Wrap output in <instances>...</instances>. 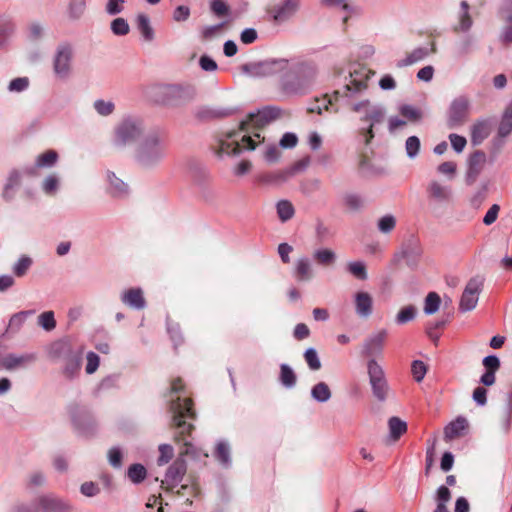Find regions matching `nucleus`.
<instances>
[{
	"label": "nucleus",
	"instance_id": "obj_1",
	"mask_svg": "<svg viewBox=\"0 0 512 512\" xmlns=\"http://www.w3.org/2000/svg\"><path fill=\"white\" fill-rule=\"evenodd\" d=\"M374 73L365 66L355 65L349 70L345 77V83L342 88L334 91V97L341 101L355 113L361 114L360 120L368 122L367 128H362L360 134L364 138V143L369 144L374 138L373 127L381 123L385 116L384 109L379 105L372 104L368 99H360L363 92L368 88V81Z\"/></svg>",
	"mask_w": 512,
	"mask_h": 512
},
{
	"label": "nucleus",
	"instance_id": "obj_2",
	"mask_svg": "<svg viewBox=\"0 0 512 512\" xmlns=\"http://www.w3.org/2000/svg\"><path fill=\"white\" fill-rule=\"evenodd\" d=\"M170 411L172 413L173 425L178 430L175 440L178 442L183 441V448L180 451L179 457L168 467L165 477L161 481V487L169 491L180 484L187 472V464L183 456L195 455L194 446L184 437L189 435L194 428L192 424L185 421V419L195 418L192 400L189 398L182 400L180 397L171 399Z\"/></svg>",
	"mask_w": 512,
	"mask_h": 512
},
{
	"label": "nucleus",
	"instance_id": "obj_3",
	"mask_svg": "<svg viewBox=\"0 0 512 512\" xmlns=\"http://www.w3.org/2000/svg\"><path fill=\"white\" fill-rule=\"evenodd\" d=\"M279 116V110L273 107H267L255 113H250L246 120L241 121L239 130H232L227 132L223 138L218 141V146L215 150L219 157L224 155H236L242 150H254L257 142H261L260 134L251 130H259Z\"/></svg>",
	"mask_w": 512,
	"mask_h": 512
},
{
	"label": "nucleus",
	"instance_id": "obj_4",
	"mask_svg": "<svg viewBox=\"0 0 512 512\" xmlns=\"http://www.w3.org/2000/svg\"><path fill=\"white\" fill-rule=\"evenodd\" d=\"M168 144L162 131L153 130L146 133L135 150V160L144 169L159 166L167 156Z\"/></svg>",
	"mask_w": 512,
	"mask_h": 512
},
{
	"label": "nucleus",
	"instance_id": "obj_5",
	"mask_svg": "<svg viewBox=\"0 0 512 512\" xmlns=\"http://www.w3.org/2000/svg\"><path fill=\"white\" fill-rule=\"evenodd\" d=\"M145 132V126L140 118L125 116L113 128L111 145L118 150L140 142Z\"/></svg>",
	"mask_w": 512,
	"mask_h": 512
},
{
	"label": "nucleus",
	"instance_id": "obj_6",
	"mask_svg": "<svg viewBox=\"0 0 512 512\" xmlns=\"http://www.w3.org/2000/svg\"><path fill=\"white\" fill-rule=\"evenodd\" d=\"M196 94L195 86L187 82L163 84L155 88V100L170 107L187 105L195 99Z\"/></svg>",
	"mask_w": 512,
	"mask_h": 512
},
{
	"label": "nucleus",
	"instance_id": "obj_7",
	"mask_svg": "<svg viewBox=\"0 0 512 512\" xmlns=\"http://www.w3.org/2000/svg\"><path fill=\"white\" fill-rule=\"evenodd\" d=\"M294 72V80L282 82V91L287 95L303 93L309 88L316 79L317 67L313 62H300L294 67Z\"/></svg>",
	"mask_w": 512,
	"mask_h": 512
},
{
	"label": "nucleus",
	"instance_id": "obj_8",
	"mask_svg": "<svg viewBox=\"0 0 512 512\" xmlns=\"http://www.w3.org/2000/svg\"><path fill=\"white\" fill-rule=\"evenodd\" d=\"M74 47L69 42H62L57 45L53 60V73L57 79L67 80L72 74V61Z\"/></svg>",
	"mask_w": 512,
	"mask_h": 512
},
{
	"label": "nucleus",
	"instance_id": "obj_9",
	"mask_svg": "<svg viewBox=\"0 0 512 512\" xmlns=\"http://www.w3.org/2000/svg\"><path fill=\"white\" fill-rule=\"evenodd\" d=\"M288 68L286 59H268L260 62L246 63L242 71L252 77H266L280 73Z\"/></svg>",
	"mask_w": 512,
	"mask_h": 512
},
{
	"label": "nucleus",
	"instance_id": "obj_10",
	"mask_svg": "<svg viewBox=\"0 0 512 512\" xmlns=\"http://www.w3.org/2000/svg\"><path fill=\"white\" fill-rule=\"evenodd\" d=\"M367 373L373 395L379 401H384L387 398L388 384L383 368L375 359H369L367 362Z\"/></svg>",
	"mask_w": 512,
	"mask_h": 512
},
{
	"label": "nucleus",
	"instance_id": "obj_11",
	"mask_svg": "<svg viewBox=\"0 0 512 512\" xmlns=\"http://www.w3.org/2000/svg\"><path fill=\"white\" fill-rule=\"evenodd\" d=\"M470 100L467 96L456 97L450 104L447 112V126L455 129L462 126L468 119Z\"/></svg>",
	"mask_w": 512,
	"mask_h": 512
},
{
	"label": "nucleus",
	"instance_id": "obj_12",
	"mask_svg": "<svg viewBox=\"0 0 512 512\" xmlns=\"http://www.w3.org/2000/svg\"><path fill=\"white\" fill-rule=\"evenodd\" d=\"M483 286L484 279L481 276L472 277L467 282L459 302V310L461 312H468L476 307Z\"/></svg>",
	"mask_w": 512,
	"mask_h": 512
},
{
	"label": "nucleus",
	"instance_id": "obj_13",
	"mask_svg": "<svg viewBox=\"0 0 512 512\" xmlns=\"http://www.w3.org/2000/svg\"><path fill=\"white\" fill-rule=\"evenodd\" d=\"M39 512H73L71 502L55 493H43L35 498Z\"/></svg>",
	"mask_w": 512,
	"mask_h": 512
},
{
	"label": "nucleus",
	"instance_id": "obj_14",
	"mask_svg": "<svg viewBox=\"0 0 512 512\" xmlns=\"http://www.w3.org/2000/svg\"><path fill=\"white\" fill-rule=\"evenodd\" d=\"M388 336L386 329L378 330L369 335L363 342L361 354L369 359L381 356Z\"/></svg>",
	"mask_w": 512,
	"mask_h": 512
},
{
	"label": "nucleus",
	"instance_id": "obj_15",
	"mask_svg": "<svg viewBox=\"0 0 512 512\" xmlns=\"http://www.w3.org/2000/svg\"><path fill=\"white\" fill-rule=\"evenodd\" d=\"M426 192L428 199L437 204H449L453 200L451 185L439 180H431L427 185Z\"/></svg>",
	"mask_w": 512,
	"mask_h": 512
},
{
	"label": "nucleus",
	"instance_id": "obj_16",
	"mask_svg": "<svg viewBox=\"0 0 512 512\" xmlns=\"http://www.w3.org/2000/svg\"><path fill=\"white\" fill-rule=\"evenodd\" d=\"M36 360V355L33 353L14 354L9 353L0 358V369L6 371H15L23 369L32 364Z\"/></svg>",
	"mask_w": 512,
	"mask_h": 512
},
{
	"label": "nucleus",
	"instance_id": "obj_17",
	"mask_svg": "<svg viewBox=\"0 0 512 512\" xmlns=\"http://www.w3.org/2000/svg\"><path fill=\"white\" fill-rule=\"evenodd\" d=\"M485 163L486 154L483 151L477 150L470 155L468 160V169L466 172V183L468 185H472L476 181L483 170Z\"/></svg>",
	"mask_w": 512,
	"mask_h": 512
},
{
	"label": "nucleus",
	"instance_id": "obj_18",
	"mask_svg": "<svg viewBox=\"0 0 512 512\" xmlns=\"http://www.w3.org/2000/svg\"><path fill=\"white\" fill-rule=\"evenodd\" d=\"M300 0H283V2L275 6L272 10L273 19L276 22H284L292 17L298 10Z\"/></svg>",
	"mask_w": 512,
	"mask_h": 512
},
{
	"label": "nucleus",
	"instance_id": "obj_19",
	"mask_svg": "<svg viewBox=\"0 0 512 512\" xmlns=\"http://www.w3.org/2000/svg\"><path fill=\"white\" fill-rule=\"evenodd\" d=\"M21 180L22 175L18 170L14 169L9 172L2 191V198L6 202H10L14 199L16 192L21 185Z\"/></svg>",
	"mask_w": 512,
	"mask_h": 512
},
{
	"label": "nucleus",
	"instance_id": "obj_20",
	"mask_svg": "<svg viewBox=\"0 0 512 512\" xmlns=\"http://www.w3.org/2000/svg\"><path fill=\"white\" fill-rule=\"evenodd\" d=\"M76 351L77 350L73 349L70 342L59 340L51 344L48 354L53 361H64L73 355Z\"/></svg>",
	"mask_w": 512,
	"mask_h": 512
},
{
	"label": "nucleus",
	"instance_id": "obj_21",
	"mask_svg": "<svg viewBox=\"0 0 512 512\" xmlns=\"http://www.w3.org/2000/svg\"><path fill=\"white\" fill-rule=\"evenodd\" d=\"M468 428V421L465 417L459 416L444 428L445 441H451L465 435Z\"/></svg>",
	"mask_w": 512,
	"mask_h": 512
},
{
	"label": "nucleus",
	"instance_id": "obj_22",
	"mask_svg": "<svg viewBox=\"0 0 512 512\" xmlns=\"http://www.w3.org/2000/svg\"><path fill=\"white\" fill-rule=\"evenodd\" d=\"M492 124L489 119L476 121L471 126V142L480 145L491 133Z\"/></svg>",
	"mask_w": 512,
	"mask_h": 512
},
{
	"label": "nucleus",
	"instance_id": "obj_23",
	"mask_svg": "<svg viewBox=\"0 0 512 512\" xmlns=\"http://www.w3.org/2000/svg\"><path fill=\"white\" fill-rule=\"evenodd\" d=\"M355 311L362 318H368L373 311V299L368 292H357L355 294Z\"/></svg>",
	"mask_w": 512,
	"mask_h": 512
},
{
	"label": "nucleus",
	"instance_id": "obj_24",
	"mask_svg": "<svg viewBox=\"0 0 512 512\" xmlns=\"http://www.w3.org/2000/svg\"><path fill=\"white\" fill-rule=\"evenodd\" d=\"M121 301L125 305L137 310L143 309L146 304L143 291L140 288H131L124 291L121 295Z\"/></svg>",
	"mask_w": 512,
	"mask_h": 512
},
{
	"label": "nucleus",
	"instance_id": "obj_25",
	"mask_svg": "<svg viewBox=\"0 0 512 512\" xmlns=\"http://www.w3.org/2000/svg\"><path fill=\"white\" fill-rule=\"evenodd\" d=\"M436 51H437L436 44L434 42L431 43L430 48H428V47H418V48H415L411 53H409L407 55V57L405 59L401 60L398 63V66L402 67V66L412 65V64H414L416 62H419V61L423 60L429 54L436 53Z\"/></svg>",
	"mask_w": 512,
	"mask_h": 512
},
{
	"label": "nucleus",
	"instance_id": "obj_26",
	"mask_svg": "<svg viewBox=\"0 0 512 512\" xmlns=\"http://www.w3.org/2000/svg\"><path fill=\"white\" fill-rule=\"evenodd\" d=\"M81 361H82V352L76 351L73 355H71L69 358L64 360V365L62 369L63 375L67 379H73L75 378L81 369Z\"/></svg>",
	"mask_w": 512,
	"mask_h": 512
},
{
	"label": "nucleus",
	"instance_id": "obj_27",
	"mask_svg": "<svg viewBox=\"0 0 512 512\" xmlns=\"http://www.w3.org/2000/svg\"><path fill=\"white\" fill-rule=\"evenodd\" d=\"M473 20L469 14V4L462 1L458 14V23L453 27L454 32H467L472 27Z\"/></svg>",
	"mask_w": 512,
	"mask_h": 512
},
{
	"label": "nucleus",
	"instance_id": "obj_28",
	"mask_svg": "<svg viewBox=\"0 0 512 512\" xmlns=\"http://www.w3.org/2000/svg\"><path fill=\"white\" fill-rule=\"evenodd\" d=\"M512 133V101L506 106L497 128V136L506 138Z\"/></svg>",
	"mask_w": 512,
	"mask_h": 512
},
{
	"label": "nucleus",
	"instance_id": "obj_29",
	"mask_svg": "<svg viewBox=\"0 0 512 512\" xmlns=\"http://www.w3.org/2000/svg\"><path fill=\"white\" fill-rule=\"evenodd\" d=\"M109 182L108 192L114 197H121L127 194L128 186L119 179L113 172L107 173Z\"/></svg>",
	"mask_w": 512,
	"mask_h": 512
},
{
	"label": "nucleus",
	"instance_id": "obj_30",
	"mask_svg": "<svg viewBox=\"0 0 512 512\" xmlns=\"http://www.w3.org/2000/svg\"><path fill=\"white\" fill-rule=\"evenodd\" d=\"M86 7V0H70L67 6V15L69 20L77 21L81 19L86 12Z\"/></svg>",
	"mask_w": 512,
	"mask_h": 512
},
{
	"label": "nucleus",
	"instance_id": "obj_31",
	"mask_svg": "<svg viewBox=\"0 0 512 512\" xmlns=\"http://www.w3.org/2000/svg\"><path fill=\"white\" fill-rule=\"evenodd\" d=\"M389 436L394 440H398L407 431V424L399 417L393 416L388 420Z\"/></svg>",
	"mask_w": 512,
	"mask_h": 512
},
{
	"label": "nucleus",
	"instance_id": "obj_32",
	"mask_svg": "<svg viewBox=\"0 0 512 512\" xmlns=\"http://www.w3.org/2000/svg\"><path fill=\"white\" fill-rule=\"evenodd\" d=\"M137 28L146 41L154 38V31L150 25V19L146 14H138L136 18Z\"/></svg>",
	"mask_w": 512,
	"mask_h": 512
},
{
	"label": "nucleus",
	"instance_id": "obj_33",
	"mask_svg": "<svg viewBox=\"0 0 512 512\" xmlns=\"http://www.w3.org/2000/svg\"><path fill=\"white\" fill-rule=\"evenodd\" d=\"M313 259L317 264L322 266H330L336 261V254L328 248L318 249L313 253Z\"/></svg>",
	"mask_w": 512,
	"mask_h": 512
},
{
	"label": "nucleus",
	"instance_id": "obj_34",
	"mask_svg": "<svg viewBox=\"0 0 512 512\" xmlns=\"http://www.w3.org/2000/svg\"><path fill=\"white\" fill-rule=\"evenodd\" d=\"M331 395V390L325 382H319L311 389L312 398L321 403L327 402Z\"/></svg>",
	"mask_w": 512,
	"mask_h": 512
},
{
	"label": "nucleus",
	"instance_id": "obj_35",
	"mask_svg": "<svg viewBox=\"0 0 512 512\" xmlns=\"http://www.w3.org/2000/svg\"><path fill=\"white\" fill-rule=\"evenodd\" d=\"M58 160V154L55 150H47L44 153L37 156L35 161L36 168H49L56 164Z\"/></svg>",
	"mask_w": 512,
	"mask_h": 512
},
{
	"label": "nucleus",
	"instance_id": "obj_36",
	"mask_svg": "<svg viewBox=\"0 0 512 512\" xmlns=\"http://www.w3.org/2000/svg\"><path fill=\"white\" fill-rule=\"evenodd\" d=\"M47 483V476L43 471L36 470L28 474L26 478V488L35 489L45 486Z\"/></svg>",
	"mask_w": 512,
	"mask_h": 512
},
{
	"label": "nucleus",
	"instance_id": "obj_37",
	"mask_svg": "<svg viewBox=\"0 0 512 512\" xmlns=\"http://www.w3.org/2000/svg\"><path fill=\"white\" fill-rule=\"evenodd\" d=\"M296 277L298 280H309L312 277L311 264L308 258H300L296 262Z\"/></svg>",
	"mask_w": 512,
	"mask_h": 512
},
{
	"label": "nucleus",
	"instance_id": "obj_38",
	"mask_svg": "<svg viewBox=\"0 0 512 512\" xmlns=\"http://www.w3.org/2000/svg\"><path fill=\"white\" fill-rule=\"evenodd\" d=\"M277 215L282 222L290 220L295 213L294 206L288 200H281L276 205Z\"/></svg>",
	"mask_w": 512,
	"mask_h": 512
},
{
	"label": "nucleus",
	"instance_id": "obj_39",
	"mask_svg": "<svg viewBox=\"0 0 512 512\" xmlns=\"http://www.w3.org/2000/svg\"><path fill=\"white\" fill-rule=\"evenodd\" d=\"M280 382L286 388H292L296 384V375L287 364H281L280 366Z\"/></svg>",
	"mask_w": 512,
	"mask_h": 512
},
{
	"label": "nucleus",
	"instance_id": "obj_40",
	"mask_svg": "<svg viewBox=\"0 0 512 512\" xmlns=\"http://www.w3.org/2000/svg\"><path fill=\"white\" fill-rule=\"evenodd\" d=\"M441 304V298L436 292H430L427 294L424 303V313L432 315L439 310Z\"/></svg>",
	"mask_w": 512,
	"mask_h": 512
},
{
	"label": "nucleus",
	"instance_id": "obj_41",
	"mask_svg": "<svg viewBox=\"0 0 512 512\" xmlns=\"http://www.w3.org/2000/svg\"><path fill=\"white\" fill-rule=\"evenodd\" d=\"M400 114L406 118L409 122H418L422 119V111L419 108H416L412 105H402L399 108Z\"/></svg>",
	"mask_w": 512,
	"mask_h": 512
},
{
	"label": "nucleus",
	"instance_id": "obj_42",
	"mask_svg": "<svg viewBox=\"0 0 512 512\" xmlns=\"http://www.w3.org/2000/svg\"><path fill=\"white\" fill-rule=\"evenodd\" d=\"M231 113L229 109L202 108L199 110L198 116L202 119H216L229 116Z\"/></svg>",
	"mask_w": 512,
	"mask_h": 512
},
{
	"label": "nucleus",
	"instance_id": "obj_43",
	"mask_svg": "<svg viewBox=\"0 0 512 512\" xmlns=\"http://www.w3.org/2000/svg\"><path fill=\"white\" fill-rule=\"evenodd\" d=\"M395 227L396 218L392 214L382 216L377 222V228L383 234L391 233Z\"/></svg>",
	"mask_w": 512,
	"mask_h": 512
},
{
	"label": "nucleus",
	"instance_id": "obj_44",
	"mask_svg": "<svg viewBox=\"0 0 512 512\" xmlns=\"http://www.w3.org/2000/svg\"><path fill=\"white\" fill-rule=\"evenodd\" d=\"M147 475L146 468L141 464H132L128 468V477L133 483H141Z\"/></svg>",
	"mask_w": 512,
	"mask_h": 512
},
{
	"label": "nucleus",
	"instance_id": "obj_45",
	"mask_svg": "<svg viewBox=\"0 0 512 512\" xmlns=\"http://www.w3.org/2000/svg\"><path fill=\"white\" fill-rule=\"evenodd\" d=\"M111 31L116 36H125L130 32V26L126 19L118 17L110 24Z\"/></svg>",
	"mask_w": 512,
	"mask_h": 512
},
{
	"label": "nucleus",
	"instance_id": "obj_46",
	"mask_svg": "<svg viewBox=\"0 0 512 512\" xmlns=\"http://www.w3.org/2000/svg\"><path fill=\"white\" fill-rule=\"evenodd\" d=\"M333 101L338 102L334 95L331 97L324 96L322 99H317L316 102L308 108V111L310 113L322 114L323 110H328L329 106L333 105Z\"/></svg>",
	"mask_w": 512,
	"mask_h": 512
},
{
	"label": "nucleus",
	"instance_id": "obj_47",
	"mask_svg": "<svg viewBox=\"0 0 512 512\" xmlns=\"http://www.w3.org/2000/svg\"><path fill=\"white\" fill-rule=\"evenodd\" d=\"M215 457L221 464L228 466L231 462L229 445L225 442H219L216 446Z\"/></svg>",
	"mask_w": 512,
	"mask_h": 512
},
{
	"label": "nucleus",
	"instance_id": "obj_48",
	"mask_svg": "<svg viewBox=\"0 0 512 512\" xmlns=\"http://www.w3.org/2000/svg\"><path fill=\"white\" fill-rule=\"evenodd\" d=\"M94 109L96 112L101 116H109L111 115L115 110V104L114 102L103 99H98L93 104Z\"/></svg>",
	"mask_w": 512,
	"mask_h": 512
},
{
	"label": "nucleus",
	"instance_id": "obj_49",
	"mask_svg": "<svg viewBox=\"0 0 512 512\" xmlns=\"http://www.w3.org/2000/svg\"><path fill=\"white\" fill-rule=\"evenodd\" d=\"M506 26L500 35V41L503 45L508 46L512 43V13H506L504 16Z\"/></svg>",
	"mask_w": 512,
	"mask_h": 512
},
{
	"label": "nucleus",
	"instance_id": "obj_50",
	"mask_svg": "<svg viewBox=\"0 0 512 512\" xmlns=\"http://www.w3.org/2000/svg\"><path fill=\"white\" fill-rule=\"evenodd\" d=\"M38 324L46 331H52L56 327L54 313L45 311L38 316Z\"/></svg>",
	"mask_w": 512,
	"mask_h": 512
},
{
	"label": "nucleus",
	"instance_id": "obj_51",
	"mask_svg": "<svg viewBox=\"0 0 512 512\" xmlns=\"http://www.w3.org/2000/svg\"><path fill=\"white\" fill-rule=\"evenodd\" d=\"M420 139L417 136H410L406 139L405 150L409 158H415L420 150Z\"/></svg>",
	"mask_w": 512,
	"mask_h": 512
},
{
	"label": "nucleus",
	"instance_id": "obj_52",
	"mask_svg": "<svg viewBox=\"0 0 512 512\" xmlns=\"http://www.w3.org/2000/svg\"><path fill=\"white\" fill-rule=\"evenodd\" d=\"M416 316V308L413 305L406 306L402 308L397 316H396V322L397 324H405L409 321H412Z\"/></svg>",
	"mask_w": 512,
	"mask_h": 512
},
{
	"label": "nucleus",
	"instance_id": "obj_53",
	"mask_svg": "<svg viewBox=\"0 0 512 512\" xmlns=\"http://www.w3.org/2000/svg\"><path fill=\"white\" fill-rule=\"evenodd\" d=\"M32 265V259L28 256H22L13 266V272L16 276H24Z\"/></svg>",
	"mask_w": 512,
	"mask_h": 512
},
{
	"label": "nucleus",
	"instance_id": "obj_54",
	"mask_svg": "<svg viewBox=\"0 0 512 512\" xmlns=\"http://www.w3.org/2000/svg\"><path fill=\"white\" fill-rule=\"evenodd\" d=\"M174 455V449L169 444H161L159 446V457L157 463L159 466L167 464Z\"/></svg>",
	"mask_w": 512,
	"mask_h": 512
},
{
	"label": "nucleus",
	"instance_id": "obj_55",
	"mask_svg": "<svg viewBox=\"0 0 512 512\" xmlns=\"http://www.w3.org/2000/svg\"><path fill=\"white\" fill-rule=\"evenodd\" d=\"M427 372V366L423 361L415 360L412 362L411 365V373L413 375V378L416 382H421Z\"/></svg>",
	"mask_w": 512,
	"mask_h": 512
},
{
	"label": "nucleus",
	"instance_id": "obj_56",
	"mask_svg": "<svg viewBox=\"0 0 512 512\" xmlns=\"http://www.w3.org/2000/svg\"><path fill=\"white\" fill-rule=\"evenodd\" d=\"M226 22H222L216 25L204 27L201 34L204 40H211L219 36L225 27Z\"/></svg>",
	"mask_w": 512,
	"mask_h": 512
},
{
	"label": "nucleus",
	"instance_id": "obj_57",
	"mask_svg": "<svg viewBox=\"0 0 512 512\" xmlns=\"http://www.w3.org/2000/svg\"><path fill=\"white\" fill-rule=\"evenodd\" d=\"M304 358L311 370H319L321 368L320 359L314 348L307 349L304 353Z\"/></svg>",
	"mask_w": 512,
	"mask_h": 512
},
{
	"label": "nucleus",
	"instance_id": "obj_58",
	"mask_svg": "<svg viewBox=\"0 0 512 512\" xmlns=\"http://www.w3.org/2000/svg\"><path fill=\"white\" fill-rule=\"evenodd\" d=\"M125 0H108L105 5V12L110 16H115L124 11Z\"/></svg>",
	"mask_w": 512,
	"mask_h": 512
},
{
	"label": "nucleus",
	"instance_id": "obj_59",
	"mask_svg": "<svg viewBox=\"0 0 512 512\" xmlns=\"http://www.w3.org/2000/svg\"><path fill=\"white\" fill-rule=\"evenodd\" d=\"M343 202L352 211H357L363 207V200L357 194H347L343 197Z\"/></svg>",
	"mask_w": 512,
	"mask_h": 512
},
{
	"label": "nucleus",
	"instance_id": "obj_60",
	"mask_svg": "<svg viewBox=\"0 0 512 512\" xmlns=\"http://www.w3.org/2000/svg\"><path fill=\"white\" fill-rule=\"evenodd\" d=\"M473 44V39L470 36L465 37L461 41H459L454 48V53L456 56L461 57L463 55L468 54L471 51V47Z\"/></svg>",
	"mask_w": 512,
	"mask_h": 512
},
{
	"label": "nucleus",
	"instance_id": "obj_61",
	"mask_svg": "<svg viewBox=\"0 0 512 512\" xmlns=\"http://www.w3.org/2000/svg\"><path fill=\"white\" fill-rule=\"evenodd\" d=\"M59 187V180L54 175L46 177L42 183V189L47 195H53L56 193Z\"/></svg>",
	"mask_w": 512,
	"mask_h": 512
},
{
	"label": "nucleus",
	"instance_id": "obj_62",
	"mask_svg": "<svg viewBox=\"0 0 512 512\" xmlns=\"http://www.w3.org/2000/svg\"><path fill=\"white\" fill-rule=\"evenodd\" d=\"M348 270L352 275L360 280H365L367 278L366 267L363 262L357 261L349 263Z\"/></svg>",
	"mask_w": 512,
	"mask_h": 512
},
{
	"label": "nucleus",
	"instance_id": "obj_63",
	"mask_svg": "<svg viewBox=\"0 0 512 512\" xmlns=\"http://www.w3.org/2000/svg\"><path fill=\"white\" fill-rule=\"evenodd\" d=\"M210 9L218 17L227 16L230 11L229 6L223 0H212Z\"/></svg>",
	"mask_w": 512,
	"mask_h": 512
},
{
	"label": "nucleus",
	"instance_id": "obj_64",
	"mask_svg": "<svg viewBox=\"0 0 512 512\" xmlns=\"http://www.w3.org/2000/svg\"><path fill=\"white\" fill-rule=\"evenodd\" d=\"M437 171L448 177V179H453L455 177L457 171V165L453 161H446L438 165Z\"/></svg>",
	"mask_w": 512,
	"mask_h": 512
}]
</instances>
